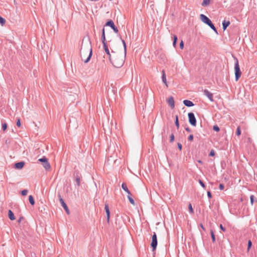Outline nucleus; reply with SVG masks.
Segmentation results:
<instances>
[{
	"instance_id": "f257e3e1",
	"label": "nucleus",
	"mask_w": 257,
	"mask_h": 257,
	"mask_svg": "<svg viewBox=\"0 0 257 257\" xmlns=\"http://www.w3.org/2000/svg\"><path fill=\"white\" fill-rule=\"evenodd\" d=\"M124 48V53H120L117 52H111V55L109 57V61L116 68H120L124 64L126 51V44L124 40H122Z\"/></svg>"
},
{
	"instance_id": "f03ea898",
	"label": "nucleus",
	"mask_w": 257,
	"mask_h": 257,
	"mask_svg": "<svg viewBox=\"0 0 257 257\" xmlns=\"http://www.w3.org/2000/svg\"><path fill=\"white\" fill-rule=\"evenodd\" d=\"M92 55V49L91 47H89L88 49L85 50H83L81 49V57L82 60L85 62L87 63L90 60Z\"/></svg>"
},
{
	"instance_id": "7ed1b4c3",
	"label": "nucleus",
	"mask_w": 257,
	"mask_h": 257,
	"mask_svg": "<svg viewBox=\"0 0 257 257\" xmlns=\"http://www.w3.org/2000/svg\"><path fill=\"white\" fill-rule=\"evenodd\" d=\"M200 18L202 22L208 25L215 32H216V33H217V30L216 29L215 27L212 23L210 20L207 17H206L205 15L203 14H201L200 15Z\"/></svg>"
},
{
	"instance_id": "20e7f679",
	"label": "nucleus",
	"mask_w": 257,
	"mask_h": 257,
	"mask_svg": "<svg viewBox=\"0 0 257 257\" xmlns=\"http://www.w3.org/2000/svg\"><path fill=\"white\" fill-rule=\"evenodd\" d=\"M235 62L234 65V71H235V80L237 81L239 78H240L241 72L240 70L239 65L238 61L237 58H235Z\"/></svg>"
},
{
	"instance_id": "39448f33",
	"label": "nucleus",
	"mask_w": 257,
	"mask_h": 257,
	"mask_svg": "<svg viewBox=\"0 0 257 257\" xmlns=\"http://www.w3.org/2000/svg\"><path fill=\"white\" fill-rule=\"evenodd\" d=\"M158 244L157 235L155 232H154V234L152 236V241L151 243V246L153 249V251H154L157 247Z\"/></svg>"
},
{
	"instance_id": "423d86ee",
	"label": "nucleus",
	"mask_w": 257,
	"mask_h": 257,
	"mask_svg": "<svg viewBox=\"0 0 257 257\" xmlns=\"http://www.w3.org/2000/svg\"><path fill=\"white\" fill-rule=\"evenodd\" d=\"M189 123L193 126L196 125V120L194 114L192 112H189L188 114Z\"/></svg>"
},
{
	"instance_id": "0eeeda50",
	"label": "nucleus",
	"mask_w": 257,
	"mask_h": 257,
	"mask_svg": "<svg viewBox=\"0 0 257 257\" xmlns=\"http://www.w3.org/2000/svg\"><path fill=\"white\" fill-rule=\"evenodd\" d=\"M167 102L172 108L175 107V102L174 98L172 96H170L167 99Z\"/></svg>"
},
{
	"instance_id": "6e6552de",
	"label": "nucleus",
	"mask_w": 257,
	"mask_h": 257,
	"mask_svg": "<svg viewBox=\"0 0 257 257\" xmlns=\"http://www.w3.org/2000/svg\"><path fill=\"white\" fill-rule=\"evenodd\" d=\"M60 202L62 206L63 207L64 209H65V210L67 212V213L68 214H69L70 212H69V209L62 198H60Z\"/></svg>"
},
{
	"instance_id": "1a4fd4ad",
	"label": "nucleus",
	"mask_w": 257,
	"mask_h": 257,
	"mask_svg": "<svg viewBox=\"0 0 257 257\" xmlns=\"http://www.w3.org/2000/svg\"><path fill=\"white\" fill-rule=\"evenodd\" d=\"M204 94L211 101H213V94L207 90H204Z\"/></svg>"
},
{
	"instance_id": "9d476101",
	"label": "nucleus",
	"mask_w": 257,
	"mask_h": 257,
	"mask_svg": "<svg viewBox=\"0 0 257 257\" xmlns=\"http://www.w3.org/2000/svg\"><path fill=\"white\" fill-rule=\"evenodd\" d=\"M105 210L107 215V221L108 222L109 221V218H110V211L109 210V206L107 204H105Z\"/></svg>"
},
{
	"instance_id": "9b49d317",
	"label": "nucleus",
	"mask_w": 257,
	"mask_h": 257,
	"mask_svg": "<svg viewBox=\"0 0 257 257\" xmlns=\"http://www.w3.org/2000/svg\"><path fill=\"white\" fill-rule=\"evenodd\" d=\"M24 165H25V163L23 162L17 163L15 165V167L16 169H21L22 168H23Z\"/></svg>"
},
{
	"instance_id": "f8f14e48",
	"label": "nucleus",
	"mask_w": 257,
	"mask_h": 257,
	"mask_svg": "<svg viewBox=\"0 0 257 257\" xmlns=\"http://www.w3.org/2000/svg\"><path fill=\"white\" fill-rule=\"evenodd\" d=\"M162 81H163V83L165 84L166 87H168V83L167 81L165 71L164 70L162 71Z\"/></svg>"
},
{
	"instance_id": "ddd939ff",
	"label": "nucleus",
	"mask_w": 257,
	"mask_h": 257,
	"mask_svg": "<svg viewBox=\"0 0 257 257\" xmlns=\"http://www.w3.org/2000/svg\"><path fill=\"white\" fill-rule=\"evenodd\" d=\"M183 103L188 107L193 106L194 105L193 103L189 100H185L183 101Z\"/></svg>"
},
{
	"instance_id": "4468645a",
	"label": "nucleus",
	"mask_w": 257,
	"mask_h": 257,
	"mask_svg": "<svg viewBox=\"0 0 257 257\" xmlns=\"http://www.w3.org/2000/svg\"><path fill=\"white\" fill-rule=\"evenodd\" d=\"M43 166L45 168L46 170H48L50 169L51 166L50 163L48 162V161H46L45 162L43 163Z\"/></svg>"
},
{
	"instance_id": "2eb2a0df",
	"label": "nucleus",
	"mask_w": 257,
	"mask_h": 257,
	"mask_svg": "<svg viewBox=\"0 0 257 257\" xmlns=\"http://www.w3.org/2000/svg\"><path fill=\"white\" fill-rule=\"evenodd\" d=\"M103 48H104L105 52H106V53L108 56V57H109L111 55V54L110 53L109 49H108V47H107V46L106 45V43L103 44Z\"/></svg>"
},
{
	"instance_id": "dca6fc26",
	"label": "nucleus",
	"mask_w": 257,
	"mask_h": 257,
	"mask_svg": "<svg viewBox=\"0 0 257 257\" xmlns=\"http://www.w3.org/2000/svg\"><path fill=\"white\" fill-rule=\"evenodd\" d=\"M122 188L125 191L128 195H131L130 191L128 190L126 185L125 183H122L121 185Z\"/></svg>"
},
{
	"instance_id": "f3484780",
	"label": "nucleus",
	"mask_w": 257,
	"mask_h": 257,
	"mask_svg": "<svg viewBox=\"0 0 257 257\" xmlns=\"http://www.w3.org/2000/svg\"><path fill=\"white\" fill-rule=\"evenodd\" d=\"M8 216H9V218L11 220H14L15 219L14 214L13 212L12 211V210H9L8 211Z\"/></svg>"
},
{
	"instance_id": "a211bd4d",
	"label": "nucleus",
	"mask_w": 257,
	"mask_h": 257,
	"mask_svg": "<svg viewBox=\"0 0 257 257\" xmlns=\"http://www.w3.org/2000/svg\"><path fill=\"white\" fill-rule=\"evenodd\" d=\"M230 22L229 21H223L222 23V26L223 30H225L226 28L229 25Z\"/></svg>"
},
{
	"instance_id": "6ab92c4d",
	"label": "nucleus",
	"mask_w": 257,
	"mask_h": 257,
	"mask_svg": "<svg viewBox=\"0 0 257 257\" xmlns=\"http://www.w3.org/2000/svg\"><path fill=\"white\" fill-rule=\"evenodd\" d=\"M101 39H102V42L103 44L106 43L105 36V30H104V28L102 29Z\"/></svg>"
},
{
	"instance_id": "aec40b11",
	"label": "nucleus",
	"mask_w": 257,
	"mask_h": 257,
	"mask_svg": "<svg viewBox=\"0 0 257 257\" xmlns=\"http://www.w3.org/2000/svg\"><path fill=\"white\" fill-rule=\"evenodd\" d=\"M210 2V0H203L202 3V6L203 7H206L209 5Z\"/></svg>"
},
{
	"instance_id": "412c9836",
	"label": "nucleus",
	"mask_w": 257,
	"mask_h": 257,
	"mask_svg": "<svg viewBox=\"0 0 257 257\" xmlns=\"http://www.w3.org/2000/svg\"><path fill=\"white\" fill-rule=\"evenodd\" d=\"M114 25L113 22L112 20L108 21L106 24L105 26H109L112 28Z\"/></svg>"
},
{
	"instance_id": "4be33fe9",
	"label": "nucleus",
	"mask_w": 257,
	"mask_h": 257,
	"mask_svg": "<svg viewBox=\"0 0 257 257\" xmlns=\"http://www.w3.org/2000/svg\"><path fill=\"white\" fill-rule=\"evenodd\" d=\"M29 202H30V204H31L32 205H34V204H35V201H34V199L32 195H30V196H29Z\"/></svg>"
},
{
	"instance_id": "5701e85b",
	"label": "nucleus",
	"mask_w": 257,
	"mask_h": 257,
	"mask_svg": "<svg viewBox=\"0 0 257 257\" xmlns=\"http://www.w3.org/2000/svg\"><path fill=\"white\" fill-rule=\"evenodd\" d=\"M127 198L129 200L130 202L133 205H135V201L134 199L131 197V195H127Z\"/></svg>"
},
{
	"instance_id": "b1692460",
	"label": "nucleus",
	"mask_w": 257,
	"mask_h": 257,
	"mask_svg": "<svg viewBox=\"0 0 257 257\" xmlns=\"http://www.w3.org/2000/svg\"><path fill=\"white\" fill-rule=\"evenodd\" d=\"M6 23V20L5 19H4L3 18H2L1 16H0V24H1L2 26H4Z\"/></svg>"
},
{
	"instance_id": "393cba45",
	"label": "nucleus",
	"mask_w": 257,
	"mask_h": 257,
	"mask_svg": "<svg viewBox=\"0 0 257 257\" xmlns=\"http://www.w3.org/2000/svg\"><path fill=\"white\" fill-rule=\"evenodd\" d=\"M175 124H176L177 128H179V120H178V116L177 115H176L175 117Z\"/></svg>"
},
{
	"instance_id": "a878e982",
	"label": "nucleus",
	"mask_w": 257,
	"mask_h": 257,
	"mask_svg": "<svg viewBox=\"0 0 257 257\" xmlns=\"http://www.w3.org/2000/svg\"><path fill=\"white\" fill-rule=\"evenodd\" d=\"M177 41V37L176 35H174V36H173V44L174 47H176Z\"/></svg>"
},
{
	"instance_id": "bb28decb",
	"label": "nucleus",
	"mask_w": 257,
	"mask_h": 257,
	"mask_svg": "<svg viewBox=\"0 0 257 257\" xmlns=\"http://www.w3.org/2000/svg\"><path fill=\"white\" fill-rule=\"evenodd\" d=\"M210 233H211V236L212 241L214 242L215 241V235L212 230H211Z\"/></svg>"
},
{
	"instance_id": "cd10ccee",
	"label": "nucleus",
	"mask_w": 257,
	"mask_h": 257,
	"mask_svg": "<svg viewBox=\"0 0 257 257\" xmlns=\"http://www.w3.org/2000/svg\"><path fill=\"white\" fill-rule=\"evenodd\" d=\"M236 134L237 136H239L241 134V131L240 126H238L236 130Z\"/></svg>"
},
{
	"instance_id": "c85d7f7f",
	"label": "nucleus",
	"mask_w": 257,
	"mask_h": 257,
	"mask_svg": "<svg viewBox=\"0 0 257 257\" xmlns=\"http://www.w3.org/2000/svg\"><path fill=\"white\" fill-rule=\"evenodd\" d=\"M7 127H8V125L6 123H3L2 124V129L4 132H5L7 130Z\"/></svg>"
},
{
	"instance_id": "c756f323",
	"label": "nucleus",
	"mask_w": 257,
	"mask_h": 257,
	"mask_svg": "<svg viewBox=\"0 0 257 257\" xmlns=\"http://www.w3.org/2000/svg\"><path fill=\"white\" fill-rule=\"evenodd\" d=\"M38 161L43 163L48 161V159L46 157H44L41 159H39Z\"/></svg>"
},
{
	"instance_id": "7c9ffc66",
	"label": "nucleus",
	"mask_w": 257,
	"mask_h": 257,
	"mask_svg": "<svg viewBox=\"0 0 257 257\" xmlns=\"http://www.w3.org/2000/svg\"><path fill=\"white\" fill-rule=\"evenodd\" d=\"M28 191L26 189L25 190H23L21 191V194L23 195V196H26L28 194Z\"/></svg>"
},
{
	"instance_id": "2f4dec72",
	"label": "nucleus",
	"mask_w": 257,
	"mask_h": 257,
	"mask_svg": "<svg viewBox=\"0 0 257 257\" xmlns=\"http://www.w3.org/2000/svg\"><path fill=\"white\" fill-rule=\"evenodd\" d=\"M188 208H189V211H190V213L193 214L194 211H193V209L192 205L190 203L189 204Z\"/></svg>"
},
{
	"instance_id": "473e14b6",
	"label": "nucleus",
	"mask_w": 257,
	"mask_h": 257,
	"mask_svg": "<svg viewBox=\"0 0 257 257\" xmlns=\"http://www.w3.org/2000/svg\"><path fill=\"white\" fill-rule=\"evenodd\" d=\"M213 129L214 131H216L217 132H219L220 130L219 127L216 125L213 126Z\"/></svg>"
},
{
	"instance_id": "72a5a7b5",
	"label": "nucleus",
	"mask_w": 257,
	"mask_h": 257,
	"mask_svg": "<svg viewBox=\"0 0 257 257\" xmlns=\"http://www.w3.org/2000/svg\"><path fill=\"white\" fill-rule=\"evenodd\" d=\"M111 28L113 29V31L115 33H118V30L117 28L115 26V25H114Z\"/></svg>"
},
{
	"instance_id": "f704fd0d",
	"label": "nucleus",
	"mask_w": 257,
	"mask_h": 257,
	"mask_svg": "<svg viewBox=\"0 0 257 257\" xmlns=\"http://www.w3.org/2000/svg\"><path fill=\"white\" fill-rule=\"evenodd\" d=\"M193 135H190L189 137H188V140L190 142H192L193 140Z\"/></svg>"
},
{
	"instance_id": "c9c22d12",
	"label": "nucleus",
	"mask_w": 257,
	"mask_h": 257,
	"mask_svg": "<svg viewBox=\"0 0 257 257\" xmlns=\"http://www.w3.org/2000/svg\"><path fill=\"white\" fill-rule=\"evenodd\" d=\"M21 121H20V118H18L17 119V125L18 126V127H20L21 126Z\"/></svg>"
},
{
	"instance_id": "e433bc0d",
	"label": "nucleus",
	"mask_w": 257,
	"mask_h": 257,
	"mask_svg": "<svg viewBox=\"0 0 257 257\" xmlns=\"http://www.w3.org/2000/svg\"><path fill=\"white\" fill-rule=\"evenodd\" d=\"M180 47L181 49H183L184 48V42L182 40L180 43Z\"/></svg>"
},
{
	"instance_id": "4c0bfd02",
	"label": "nucleus",
	"mask_w": 257,
	"mask_h": 257,
	"mask_svg": "<svg viewBox=\"0 0 257 257\" xmlns=\"http://www.w3.org/2000/svg\"><path fill=\"white\" fill-rule=\"evenodd\" d=\"M253 198H254L253 195H251L250 197V203L251 205H252L253 203Z\"/></svg>"
},
{
	"instance_id": "58836bf2",
	"label": "nucleus",
	"mask_w": 257,
	"mask_h": 257,
	"mask_svg": "<svg viewBox=\"0 0 257 257\" xmlns=\"http://www.w3.org/2000/svg\"><path fill=\"white\" fill-rule=\"evenodd\" d=\"M174 141V135L172 134H171V135L170 136V142H173Z\"/></svg>"
},
{
	"instance_id": "ea45409f",
	"label": "nucleus",
	"mask_w": 257,
	"mask_h": 257,
	"mask_svg": "<svg viewBox=\"0 0 257 257\" xmlns=\"http://www.w3.org/2000/svg\"><path fill=\"white\" fill-rule=\"evenodd\" d=\"M199 183H200V184L203 187V188H205V184H204V183L201 180H199Z\"/></svg>"
},
{
	"instance_id": "a19ab883",
	"label": "nucleus",
	"mask_w": 257,
	"mask_h": 257,
	"mask_svg": "<svg viewBox=\"0 0 257 257\" xmlns=\"http://www.w3.org/2000/svg\"><path fill=\"white\" fill-rule=\"evenodd\" d=\"M215 155V152L213 150H211L210 152L209 156H214Z\"/></svg>"
},
{
	"instance_id": "79ce46f5",
	"label": "nucleus",
	"mask_w": 257,
	"mask_h": 257,
	"mask_svg": "<svg viewBox=\"0 0 257 257\" xmlns=\"http://www.w3.org/2000/svg\"><path fill=\"white\" fill-rule=\"evenodd\" d=\"M219 188L220 190H222L224 189V185L222 184H220Z\"/></svg>"
},
{
	"instance_id": "37998d69",
	"label": "nucleus",
	"mask_w": 257,
	"mask_h": 257,
	"mask_svg": "<svg viewBox=\"0 0 257 257\" xmlns=\"http://www.w3.org/2000/svg\"><path fill=\"white\" fill-rule=\"evenodd\" d=\"M251 241L250 240H249L248 241V250L250 248V247H251Z\"/></svg>"
},
{
	"instance_id": "c03bdc74",
	"label": "nucleus",
	"mask_w": 257,
	"mask_h": 257,
	"mask_svg": "<svg viewBox=\"0 0 257 257\" xmlns=\"http://www.w3.org/2000/svg\"><path fill=\"white\" fill-rule=\"evenodd\" d=\"M207 196L209 198H211L212 197L211 193L210 191L207 192Z\"/></svg>"
},
{
	"instance_id": "a18cd8bd",
	"label": "nucleus",
	"mask_w": 257,
	"mask_h": 257,
	"mask_svg": "<svg viewBox=\"0 0 257 257\" xmlns=\"http://www.w3.org/2000/svg\"><path fill=\"white\" fill-rule=\"evenodd\" d=\"M178 147L179 149L181 151L182 150V145L180 143H178Z\"/></svg>"
},
{
	"instance_id": "49530a36",
	"label": "nucleus",
	"mask_w": 257,
	"mask_h": 257,
	"mask_svg": "<svg viewBox=\"0 0 257 257\" xmlns=\"http://www.w3.org/2000/svg\"><path fill=\"white\" fill-rule=\"evenodd\" d=\"M220 229L223 231H225V229L224 227H223L222 225V224H220V226H219Z\"/></svg>"
},
{
	"instance_id": "de8ad7c7",
	"label": "nucleus",
	"mask_w": 257,
	"mask_h": 257,
	"mask_svg": "<svg viewBox=\"0 0 257 257\" xmlns=\"http://www.w3.org/2000/svg\"><path fill=\"white\" fill-rule=\"evenodd\" d=\"M200 226L202 228L203 230H205V228L204 227H203V225L202 224H200Z\"/></svg>"
},
{
	"instance_id": "09e8293b",
	"label": "nucleus",
	"mask_w": 257,
	"mask_h": 257,
	"mask_svg": "<svg viewBox=\"0 0 257 257\" xmlns=\"http://www.w3.org/2000/svg\"><path fill=\"white\" fill-rule=\"evenodd\" d=\"M77 184L78 185H79V184H80V180L79 179H77Z\"/></svg>"
},
{
	"instance_id": "8fccbe9b",
	"label": "nucleus",
	"mask_w": 257,
	"mask_h": 257,
	"mask_svg": "<svg viewBox=\"0 0 257 257\" xmlns=\"http://www.w3.org/2000/svg\"><path fill=\"white\" fill-rule=\"evenodd\" d=\"M186 130L187 132H190V129H189V128H188V127L186 128Z\"/></svg>"
}]
</instances>
